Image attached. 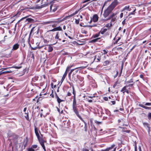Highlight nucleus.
<instances>
[{
    "label": "nucleus",
    "mask_w": 151,
    "mask_h": 151,
    "mask_svg": "<svg viewBox=\"0 0 151 151\" xmlns=\"http://www.w3.org/2000/svg\"><path fill=\"white\" fill-rule=\"evenodd\" d=\"M37 145H32L31 147H32L33 149H35L37 148Z\"/></svg>",
    "instance_id": "nucleus-27"
},
{
    "label": "nucleus",
    "mask_w": 151,
    "mask_h": 151,
    "mask_svg": "<svg viewBox=\"0 0 151 151\" xmlns=\"http://www.w3.org/2000/svg\"><path fill=\"white\" fill-rule=\"evenodd\" d=\"M120 39V37H119L118 38V39H117V40H116V41H115V42L114 43V44H116L118 42V41Z\"/></svg>",
    "instance_id": "nucleus-37"
},
{
    "label": "nucleus",
    "mask_w": 151,
    "mask_h": 151,
    "mask_svg": "<svg viewBox=\"0 0 151 151\" xmlns=\"http://www.w3.org/2000/svg\"><path fill=\"white\" fill-rule=\"evenodd\" d=\"M145 105L146 106H151V103H146Z\"/></svg>",
    "instance_id": "nucleus-35"
},
{
    "label": "nucleus",
    "mask_w": 151,
    "mask_h": 151,
    "mask_svg": "<svg viewBox=\"0 0 151 151\" xmlns=\"http://www.w3.org/2000/svg\"><path fill=\"white\" fill-rule=\"evenodd\" d=\"M140 106L141 107H142V108H144L145 106L141 104L140 105Z\"/></svg>",
    "instance_id": "nucleus-56"
},
{
    "label": "nucleus",
    "mask_w": 151,
    "mask_h": 151,
    "mask_svg": "<svg viewBox=\"0 0 151 151\" xmlns=\"http://www.w3.org/2000/svg\"><path fill=\"white\" fill-rule=\"evenodd\" d=\"M51 86L52 88H53V83H52L51 84Z\"/></svg>",
    "instance_id": "nucleus-60"
},
{
    "label": "nucleus",
    "mask_w": 151,
    "mask_h": 151,
    "mask_svg": "<svg viewBox=\"0 0 151 151\" xmlns=\"http://www.w3.org/2000/svg\"><path fill=\"white\" fill-rule=\"evenodd\" d=\"M123 15H124L123 13H121L120 15V18H122L123 17Z\"/></svg>",
    "instance_id": "nucleus-40"
},
{
    "label": "nucleus",
    "mask_w": 151,
    "mask_h": 151,
    "mask_svg": "<svg viewBox=\"0 0 151 151\" xmlns=\"http://www.w3.org/2000/svg\"><path fill=\"white\" fill-rule=\"evenodd\" d=\"M50 9L51 11L55 12L57 9V7L54 5H51L50 6Z\"/></svg>",
    "instance_id": "nucleus-6"
},
{
    "label": "nucleus",
    "mask_w": 151,
    "mask_h": 151,
    "mask_svg": "<svg viewBox=\"0 0 151 151\" xmlns=\"http://www.w3.org/2000/svg\"><path fill=\"white\" fill-rule=\"evenodd\" d=\"M127 86H124L122 88L121 90V92H123V94H124V92H126L127 90Z\"/></svg>",
    "instance_id": "nucleus-15"
},
{
    "label": "nucleus",
    "mask_w": 151,
    "mask_h": 151,
    "mask_svg": "<svg viewBox=\"0 0 151 151\" xmlns=\"http://www.w3.org/2000/svg\"><path fill=\"white\" fill-rule=\"evenodd\" d=\"M133 85V84H129V85H128V86H132Z\"/></svg>",
    "instance_id": "nucleus-61"
},
{
    "label": "nucleus",
    "mask_w": 151,
    "mask_h": 151,
    "mask_svg": "<svg viewBox=\"0 0 151 151\" xmlns=\"http://www.w3.org/2000/svg\"><path fill=\"white\" fill-rule=\"evenodd\" d=\"M107 31V29L105 28L102 29L99 32V34L101 33L102 35L104 34Z\"/></svg>",
    "instance_id": "nucleus-11"
},
{
    "label": "nucleus",
    "mask_w": 151,
    "mask_h": 151,
    "mask_svg": "<svg viewBox=\"0 0 151 151\" xmlns=\"http://www.w3.org/2000/svg\"><path fill=\"white\" fill-rule=\"evenodd\" d=\"M134 8H136L134 7H130L129 6H125L123 9L121 11V12H125L126 10L129 11V12L132 11V9H134Z\"/></svg>",
    "instance_id": "nucleus-2"
},
{
    "label": "nucleus",
    "mask_w": 151,
    "mask_h": 151,
    "mask_svg": "<svg viewBox=\"0 0 151 151\" xmlns=\"http://www.w3.org/2000/svg\"><path fill=\"white\" fill-rule=\"evenodd\" d=\"M12 72V71L10 70H8V71H6L3 72V73H11Z\"/></svg>",
    "instance_id": "nucleus-38"
},
{
    "label": "nucleus",
    "mask_w": 151,
    "mask_h": 151,
    "mask_svg": "<svg viewBox=\"0 0 151 151\" xmlns=\"http://www.w3.org/2000/svg\"><path fill=\"white\" fill-rule=\"evenodd\" d=\"M63 29L64 30H65L66 29V27H65V25H64L63 26Z\"/></svg>",
    "instance_id": "nucleus-64"
},
{
    "label": "nucleus",
    "mask_w": 151,
    "mask_h": 151,
    "mask_svg": "<svg viewBox=\"0 0 151 151\" xmlns=\"http://www.w3.org/2000/svg\"><path fill=\"white\" fill-rule=\"evenodd\" d=\"M115 145L114 144H113L111 145V146L107 148V149L108 150V151H109V150H111L112 149L114 148L115 147Z\"/></svg>",
    "instance_id": "nucleus-13"
},
{
    "label": "nucleus",
    "mask_w": 151,
    "mask_h": 151,
    "mask_svg": "<svg viewBox=\"0 0 151 151\" xmlns=\"http://www.w3.org/2000/svg\"><path fill=\"white\" fill-rule=\"evenodd\" d=\"M112 25V24L111 23L110 24H106L105 25V26L107 27H111Z\"/></svg>",
    "instance_id": "nucleus-24"
},
{
    "label": "nucleus",
    "mask_w": 151,
    "mask_h": 151,
    "mask_svg": "<svg viewBox=\"0 0 151 151\" xmlns=\"http://www.w3.org/2000/svg\"><path fill=\"white\" fill-rule=\"evenodd\" d=\"M71 93L70 92H68V93H67V96H70L71 95Z\"/></svg>",
    "instance_id": "nucleus-42"
},
{
    "label": "nucleus",
    "mask_w": 151,
    "mask_h": 151,
    "mask_svg": "<svg viewBox=\"0 0 151 151\" xmlns=\"http://www.w3.org/2000/svg\"><path fill=\"white\" fill-rule=\"evenodd\" d=\"M50 31H56L55 28L53 29L52 30H51Z\"/></svg>",
    "instance_id": "nucleus-50"
},
{
    "label": "nucleus",
    "mask_w": 151,
    "mask_h": 151,
    "mask_svg": "<svg viewBox=\"0 0 151 151\" xmlns=\"http://www.w3.org/2000/svg\"><path fill=\"white\" fill-rule=\"evenodd\" d=\"M118 2L117 0H114V1L104 11L103 15L104 18L108 17L111 12L112 10L117 5Z\"/></svg>",
    "instance_id": "nucleus-1"
},
{
    "label": "nucleus",
    "mask_w": 151,
    "mask_h": 151,
    "mask_svg": "<svg viewBox=\"0 0 151 151\" xmlns=\"http://www.w3.org/2000/svg\"><path fill=\"white\" fill-rule=\"evenodd\" d=\"M63 21V19H62L60 21H56L55 22H61Z\"/></svg>",
    "instance_id": "nucleus-51"
},
{
    "label": "nucleus",
    "mask_w": 151,
    "mask_h": 151,
    "mask_svg": "<svg viewBox=\"0 0 151 151\" xmlns=\"http://www.w3.org/2000/svg\"><path fill=\"white\" fill-rule=\"evenodd\" d=\"M139 76L141 78H143V76L142 75H140Z\"/></svg>",
    "instance_id": "nucleus-58"
},
{
    "label": "nucleus",
    "mask_w": 151,
    "mask_h": 151,
    "mask_svg": "<svg viewBox=\"0 0 151 151\" xmlns=\"http://www.w3.org/2000/svg\"><path fill=\"white\" fill-rule=\"evenodd\" d=\"M93 21L94 22H97L99 19V17L96 14L94 15L93 17Z\"/></svg>",
    "instance_id": "nucleus-7"
},
{
    "label": "nucleus",
    "mask_w": 151,
    "mask_h": 151,
    "mask_svg": "<svg viewBox=\"0 0 151 151\" xmlns=\"http://www.w3.org/2000/svg\"><path fill=\"white\" fill-rule=\"evenodd\" d=\"M83 151H89V150L86 149H84L83 150Z\"/></svg>",
    "instance_id": "nucleus-54"
},
{
    "label": "nucleus",
    "mask_w": 151,
    "mask_h": 151,
    "mask_svg": "<svg viewBox=\"0 0 151 151\" xmlns=\"http://www.w3.org/2000/svg\"><path fill=\"white\" fill-rule=\"evenodd\" d=\"M38 141L40 143L43 149L44 150V151H46V150L45 149V146L44 143L45 142V141L42 138L40 137H39L38 138H37Z\"/></svg>",
    "instance_id": "nucleus-3"
},
{
    "label": "nucleus",
    "mask_w": 151,
    "mask_h": 151,
    "mask_svg": "<svg viewBox=\"0 0 151 151\" xmlns=\"http://www.w3.org/2000/svg\"><path fill=\"white\" fill-rule=\"evenodd\" d=\"M109 62L108 61H105L104 62V64H105L106 65L108 64L109 63Z\"/></svg>",
    "instance_id": "nucleus-45"
},
{
    "label": "nucleus",
    "mask_w": 151,
    "mask_h": 151,
    "mask_svg": "<svg viewBox=\"0 0 151 151\" xmlns=\"http://www.w3.org/2000/svg\"><path fill=\"white\" fill-rule=\"evenodd\" d=\"M35 132L37 138H38L40 137L39 135V133H40V131L39 130V129L36 127L35 126Z\"/></svg>",
    "instance_id": "nucleus-5"
},
{
    "label": "nucleus",
    "mask_w": 151,
    "mask_h": 151,
    "mask_svg": "<svg viewBox=\"0 0 151 151\" xmlns=\"http://www.w3.org/2000/svg\"><path fill=\"white\" fill-rule=\"evenodd\" d=\"M116 14L115 13H113L112 14H111L110 16V17L108 19H106V20H108L110 19L113 16L115 15Z\"/></svg>",
    "instance_id": "nucleus-25"
},
{
    "label": "nucleus",
    "mask_w": 151,
    "mask_h": 151,
    "mask_svg": "<svg viewBox=\"0 0 151 151\" xmlns=\"http://www.w3.org/2000/svg\"><path fill=\"white\" fill-rule=\"evenodd\" d=\"M133 82V81L132 79L130 80L129 81H127V82L128 83H132Z\"/></svg>",
    "instance_id": "nucleus-46"
},
{
    "label": "nucleus",
    "mask_w": 151,
    "mask_h": 151,
    "mask_svg": "<svg viewBox=\"0 0 151 151\" xmlns=\"http://www.w3.org/2000/svg\"><path fill=\"white\" fill-rule=\"evenodd\" d=\"M80 67H78V68H76L75 69H72L71 70V71L70 73V74H71L75 70V69H77L78 68H80Z\"/></svg>",
    "instance_id": "nucleus-33"
},
{
    "label": "nucleus",
    "mask_w": 151,
    "mask_h": 151,
    "mask_svg": "<svg viewBox=\"0 0 151 151\" xmlns=\"http://www.w3.org/2000/svg\"><path fill=\"white\" fill-rule=\"evenodd\" d=\"M143 125H144V126H146L149 129L150 128L149 127L148 124L147 123H144Z\"/></svg>",
    "instance_id": "nucleus-26"
},
{
    "label": "nucleus",
    "mask_w": 151,
    "mask_h": 151,
    "mask_svg": "<svg viewBox=\"0 0 151 151\" xmlns=\"http://www.w3.org/2000/svg\"><path fill=\"white\" fill-rule=\"evenodd\" d=\"M67 73H68V72H67V71H65V73H64V75L66 76L67 75Z\"/></svg>",
    "instance_id": "nucleus-52"
},
{
    "label": "nucleus",
    "mask_w": 151,
    "mask_h": 151,
    "mask_svg": "<svg viewBox=\"0 0 151 151\" xmlns=\"http://www.w3.org/2000/svg\"><path fill=\"white\" fill-rule=\"evenodd\" d=\"M111 102L113 105H114L115 104V101H111Z\"/></svg>",
    "instance_id": "nucleus-55"
},
{
    "label": "nucleus",
    "mask_w": 151,
    "mask_h": 151,
    "mask_svg": "<svg viewBox=\"0 0 151 151\" xmlns=\"http://www.w3.org/2000/svg\"><path fill=\"white\" fill-rule=\"evenodd\" d=\"M144 109H151V108L150 107H148L146 106H145Z\"/></svg>",
    "instance_id": "nucleus-39"
},
{
    "label": "nucleus",
    "mask_w": 151,
    "mask_h": 151,
    "mask_svg": "<svg viewBox=\"0 0 151 151\" xmlns=\"http://www.w3.org/2000/svg\"><path fill=\"white\" fill-rule=\"evenodd\" d=\"M56 98L57 99V101L59 105L60 104V102L64 101L63 100L60 99V98L58 96H57Z\"/></svg>",
    "instance_id": "nucleus-18"
},
{
    "label": "nucleus",
    "mask_w": 151,
    "mask_h": 151,
    "mask_svg": "<svg viewBox=\"0 0 151 151\" xmlns=\"http://www.w3.org/2000/svg\"><path fill=\"white\" fill-rule=\"evenodd\" d=\"M100 39V38H96L95 39L92 40H91V42H97L98 40H99V39Z\"/></svg>",
    "instance_id": "nucleus-20"
},
{
    "label": "nucleus",
    "mask_w": 151,
    "mask_h": 151,
    "mask_svg": "<svg viewBox=\"0 0 151 151\" xmlns=\"http://www.w3.org/2000/svg\"><path fill=\"white\" fill-rule=\"evenodd\" d=\"M14 68L16 69H20L21 68V67L15 66Z\"/></svg>",
    "instance_id": "nucleus-48"
},
{
    "label": "nucleus",
    "mask_w": 151,
    "mask_h": 151,
    "mask_svg": "<svg viewBox=\"0 0 151 151\" xmlns=\"http://www.w3.org/2000/svg\"><path fill=\"white\" fill-rule=\"evenodd\" d=\"M134 147L135 151H137V147L136 144L135 145Z\"/></svg>",
    "instance_id": "nucleus-44"
},
{
    "label": "nucleus",
    "mask_w": 151,
    "mask_h": 151,
    "mask_svg": "<svg viewBox=\"0 0 151 151\" xmlns=\"http://www.w3.org/2000/svg\"><path fill=\"white\" fill-rule=\"evenodd\" d=\"M148 117L149 119L151 118V112L148 113Z\"/></svg>",
    "instance_id": "nucleus-34"
},
{
    "label": "nucleus",
    "mask_w": 151,
    "mask_h": 151,
    "mask_svg": "<svg viewBox=\"0 0 151 151\" xmlns=\"http://www.w3.org/2000/svg\"><path fill=\"white\" fill-rule=\"evenodd\" d=\"M125 20L126 19H125L122 22V24L124 25L125 23Z\"/></svg>",
    "instance_id": "nucleus-41"
},
{
    "label": "nucleus",
    "mask_w": 151,
    "mask_h": 151,
    "mask_svg": "<svg viewBox=\"0 0 151 151\" xmlns=\"http://www.w3.org/2000/svg\"><path fill=\"white\" fill-rule=\"evenodd\" d=\"M59 32H58L56 33V35L55 37V39H56L58 40L59 41L61 40V39L59 38Z\"/></svg>",
    "instance_id": "nucleus-17"
},
{
    "label": "nucleus",
    "mask_w": 151,
    "mask_h": 151,
    "mask_svg": "<svg viewBox=\"0 0 151 151\" xmlns=\"http://www.w3.org/2000/svg\"><path fill=\"white\" fill-rule=\"evenodd\" d=\"M28 151H35V150L31 147L28 149Z\"/></svg>",
    "instance_id": "nucleus-31"
},
{
    "label": "nucleus",
    "mask_w": 151,
    "mask_h": 151,
    "mask_svg": "<svg viewBox=\"0 0 151 151\" xmlns=\"http://www.w3.org/2000/svg\"><path fill=\"white\" fill-rule=\"evenodd\" d=\"M101 151H108L107 150V149H105V150H101Z\"/></svg>",
    "instance_id": "nucleus-62"
},
{
    "label": "nucleus",
    "mask_w": 151,
    "mask_h": 151,
    "mask_svg": "<svg viewBox=\"0 0 151 151\" xmlns=\"http://www.w3.org/2000/svg\"><path fill=\"white\" fill-rule=\"evenodd\" d=\"M79 21H80V20L79 19H76L75 22H76V23L77 24H79Z\"/></svg>",
    "instance_id": "nucleus-36"
},
{
    "label": "nucleus",
    "mask_w": 151,
    "mask_h": 151,
    "mask_svg": "<svg viewBox=\"0 0 151 151\" xmlns=\"http://www.w3.org/2000/svg\"><path fill=\"white\" fill-rule=\"evenodd\" d=\"M119 84V82L118 81H117L115 83L114 85L113 86V88H115L116 86L117 85Z\"/></svg>",
    "instance_id": "nucleus-22"
},
{
    "label": "nucleus",
    "mask_w": 151,
    "mask_h": 151,
    "mask_svg": "<svg viewBox=\"0 0 151 151\" xmlns=\"http://www.w3.org/2000/svg\"><path fill=\"white\" fill-rule=\"evenodd\" d=\"M73 108L74 111V112L76 114V115L80 119H81V118L79 114V112H78V110L77 108V106H73Z\"/></svg>",
    "instance_id": "nucleus-4"
},
{
    "label": "nucleus",
    "mask_w": 151,
    "mask_h": 151,
    "mask_svg": "<svg viewBox=\"0 0 151 151\" xmlns=\"http://www.w3.org/2000/svg\"><path fill=\"white\" fill-rule=\"evenodd\" d=\"M42 7L41 6H38V5H36L35 8L37 9H40Z\"/></svg>",
    "instance_id": "nucleus-29"
},
{
    "label": "nucleus",
    "mask_w": 151,
    "mask_h": 151,
    "mask_svg": "<svg viewBox=\"0 0 151 151\" xmlns=\"http://www.w3.org/2000/svg\"><path fill=\"white\" fill-rule=\"evenodd\" d=\"M123 131L125 132H126L127 133H129L130 132V131L125 130H124Z\"/></svg>",
    "instance_id": "nucleus-43"
},
{
    "label": "nucleus",
    "mask_w": 151,
    "mask_h": 151,
    "mask_svg": "<svg viewBox=\"0 0 151 151\" xmlns=\"http://www.w3.org/2000/svg\"><path fill=\"white\" fill-rule=\"evenodd\" d=\"M118 121V123H119V125H122L121 124H120V122H123V121L122 119H119Z\"/></svg>",
    "instance_id": "nucleus-28"
},
{
    "label": "nucleus",
    "mask_w": 151,
    "mask_h": 151,
    "mask_svg": "<svg viewBox=\"0 0 151 151\" xmlns=\"http://www.w3.org/2000/svg\"><path fill=\"white\" fill-rule=\"evenodd\" d=\"M116 20V18H112V19H111V21H114Z\"/></svg>",
    "instance_id": "nucleus-47"
},
{
    "label": "nucleus",
    "mask_w": 151,
    "mask_h": 151,
    "mask_svg": "<svg viewBox=\"0 0 151 151\" xmlns=\"http://www.w3.org/2000/svg\"><path fill=\"white\" fill-rule=\"evenodd\" d=\"M26 118L27 119H28V117H29V116H28V114H27V115L26 116H25Z\"/></svg>",
    "instance_id": "nucleus-59"
},
{
    "label": "nucleus",
    "mask_w": 151,
    "mask_h": 151,
    "mask_svg": "<svg viewBox=\"0 0 151 151\" xmlns=\"http://www.w3.org/2000/svg\"><path fill=\"white\" fill-rule=\"evenodd\" d=\"M67 73H68V72H67V71H65V73H64V75L66 76L67 75Z\"/></svg>",
    "instance_id": "nucleus-53"
},
{
    "label": "nucleus",
    "mask_w": 151,
    "mask_h": 151,
    "mask_svg": "<svg viewBox=\"0 0 151 151\" xmlns=\"http://www.w3.org/2000/svg\"><path fill=\"white\" fill-rule=\"evenodd\" d=\"M37 31V33L38 34L39 32V29H35V27H33L31 29L29 35V36H30L32 33V32H34L35 31Z\"/></svg>",
    "instance_id": "nucleus-8"
},
{
    "label": "nucleus",
    "mask_w": 151,
    "mask_h": 151,
    "mask_svg": "<svg viewBox=\"0 0 151 151\" xmlns=\"http://www.w3.org/2000/svg\"><path fill=\"white\" fill-rule=\"evenodd\" d=\"M66 76H65V75H64L63 74V77L61 79V80L60 81V82H61V84L63 82V81L64 80V79H65V78Z\"/></svg>",
    "instance_id": "nucleus-21"
},
{
    "label": "nucleus",
    "mask_w": 151,
    "mask_h": 151,
    "mask_svg": "<svg viewBox=\"0 0 151 151\" xmlns=\"http://www.w3.org/2000/svg\"><path fill=\"white\" fill-rule=\"evenodd\" d=\"M78 11H76L74 13L71 14L70 15V16H72L76 14H77L78 13Z\"/></svg>",
    "instance_id": "nucleus-32"
},
{
    "label": "nucleus",
    "mask_w": 151,
    "mask_h": 151,
    "mask_svg": "<svg viewBox=\"0 0 151 151\" xmlns=\"http://www.w3.org/2000/svg\"><path fill=\"white\" fill-rule=\"evenodd\" d=\"M100 34H99V32L98 34H97L94 35L93 36V37L94 38H96L97 37H98L100 35Z\"/></svg>",
    "instance_id": "nucleus-23"
},
{
    "label": "nucleus",
    "mask_w": 151,
    "mask_h": 151,
    "mask_svg": "<svg viewBox=\"0 0 151 151\" xmlns=\"http://www.w3.org/2000/svg\"><path fill=\"white\" fill-rule=\"evenodd\" d=\"M19 45L18 44H16L14 45L13 46L12 50H15L18 49L19 47Z\"/></svg>",
    "instance_id": "nucleus-9"
},
{
    "label": "nucleus",
    "mask_w": 151,
    "mask_h": 151,
    "mask_svg": "<svg viewBox=\"0 0 151 151\" xmlns=\"http://www.w3.org/2000/svg\"><path fill=\"white\" fill-rule=\"evenodd\" d=\"M103 52H104L103 53L104 54H107L108 52V50H103Z\"/></svg>",
    "instance_id": "nucleus-30"
},
{
    "label": "nucleus",
    "mask_w": 151,
    "mask_h": 151,
    "mask_svg": "<svg viewBox=\"0 0 151 151\" xmlns=\"http://www.w3.org/2000/svg\"><path fill=\"white\" fill-rule=\"evenodd\" d=\"M53 50L52 47L50 45H49L48 46V52H52Z\"/></svg>",
    "instance_id": "nucleus-16"
},
{
    "label": "nucleus",
    "mask_w": 151,
    "mask_h": 151,
    "mask_svg": "<svg viewBox=\"0 0 151 151\" xmlns=\"http://www.w3.org/2000/svg\"><path fill=\"white\" fill-rule=\"evenodd\" d=\"M92 100H88V102H92Z\"/></svg>",
    "instance_id": "nucleus-63"
},
{
    "label": "nucleus",
    "mask_w": 151,
    "mask_h": 151,
    "mask_svg": "<svg viewBox=\"0 0 151 151\" xmlns=\"http://www.w3.org/2000/svg\"><path fill=\"white\" fill-rule=\"evenodd\" d=\"M56 31H62V29L61 27L59 26L55 28Z\"/></svg>",
    "instance_id": "nucleus-19"
},
{
    "label": "nucleus",
    "mask_w": 151,
    "mask_h": 151,
    "mask_svg": "<svg viewBox=\"0 0 151 151\" xmlns=\"http://www.w3.org/2000/svg\"><path fill=\"white\" fill-rule=\"evenodd\" d=\"M79 81H78V83L80 84H81V82H83V78L80 76H78Z\"/></svg>",
    "instance_id": "nucleus-10"
},
{
    "label": "nucleus",
    "mask_w": 151,
    "mask_h": 151,
    "mask_svg": "<svg viewBox=\"0 0 151 151\" xmlns=\"http://www.w3.org/2000/svg\"><path fill=\"white\" fill-rule=\"evenodd\" d=\"M95 122H96V123H97V124H100L101 123V122H99L97 121H95Z\"/></svg>",
    "instance_id": "nucleus-57"
},
{
    "label": "nucleus",
    "mask_w": 151,
    "mask_h": 151,
    "mask_svg": "<svg viewBox=\"0 0 151 151\" xmlns=\"http://www.w3.org/2000/svg\"><path fill=\"white\" fill-rule=\"evenodd\" d=\"M76 96H74L73 99V106H76Z\"/></svg>",
    "instance_id": "nucleus-12"
},
{
    "label": "nucleus",
    "mask_w": 151,
    "mask_h": 151,
    "mask_svg": "<svg viewBox=\"0 0 151 151\" xmlns=\"http://www.w3.org/2000/svg\"><path fill=\"white\" fill-rule=\"evenodd\" d=\"M88 4V3H87V4H86L83 5V6H82V7L81 8H84L85 7L86 5H87Z\"/></svg>",
    "instance_id": "nucleus-49"
},
{
    "label": "nucleus",
    "mask_w": 151,
    "mask_h": 151,
    "mask_svg": "<svg viewBox=\"0 0 151 151\" xmlns=\"http://www.w3.org/2000/svg\"><path fill=\"white\" fill-rule=\"evenodd\" d=\"M136 10V8H134V9H132V12H131L129 14L128 16L126 17H128L130 16L131 15H134L135 14V12Z\"/></svg>",
    "instance_id": "nucleus-14"
}]
</instances>
